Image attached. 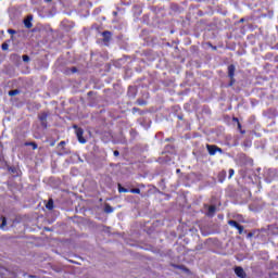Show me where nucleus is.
Instances as JSON below:
<instances>
[{"instance_id": "5701e85b", "label": "nucleus", "mask_w": 278, "mask_h": 278, "mask_svg": "<svg viewBox=\"0 0 278 278\" xmlns=\"http://www.w3.org/2000/svg\"><path fill=\"white\" fill-rule=\"evenodd\" d=\"M51 1H53V0H46L47 3H51Z\"/></svg>"}, {"instance_id": "ddd939ff", "label": "nucleus", "mask_w": 278, "mask_h": 278, "mask_svg": "<svg viewBox=\"0 0 278 278\" xmlns=\"http://www.w3.org/2000/svg\"><path fill=\"white\" fill-rule=\"evenodd\" d=\"M16 94H18V90L9 91V97H16Z\"/></svg>"}, {"instance_id": "9b49d317", "label": "nucleus", "mask_w": 278, "mask_h": 278, "mask_svg": "<svg viewBox=\"0 0 278 278\" xmlns=\"http://www.w3.org/2000/svg\"><path fill=\"white\" fill-rule=\"evenodd\" d=\"M5 227H8V220L5 219V217H2V223L0 225V229L5 231Z\"/></svg>"}, {"instance_id": "bb28decb", "label": "nucleus", "mask_w": 278, "mask_h": 278, "mask_svg": "<svg viewBox=\"0 0 278 278\" xmlns=\"http://www.w3.org/2000/svg\"><path fill=\"white\" fill-rule=\"evenodd\" d=\"M235 121H237V122H238V118H235Z\"/></svg>"}, {"instance_id": "1a4fd4ad", "label": "nucleus", "mask_w": 278, "mask_h": 278, "mask_svg": "<svg viewBox=\"0 0 278 278\" xmlns=\"http://www.w3.org/2000/svg\"><path fill=\"white\" fill-rule=\"evenodd\" d=\"M102 36H103V41L104 42H110L111 38H112V33L110 31H104L102 33Z\"/></svg>"}, {"instance_id": "b1692460", "label": "nucleus", "mask_w": 278, "mask_h": 278, "mask_svg": "<svg viewBox=\"0 0 278 278\" xmlns=\"http://www.w3.org/2000/svg\"><path fill=\"white\" fill-rule=\"evenodd\" d=\"M248 236H249V238H251L253 236V233L250 232Z\"/></svg>"}, {"instance_id": "a211bd4d", "label": "nucleus", "mask_w": 278, "mask_h": 278, "mask_svg": "<svg viewBox=\"0 0 278 278\" xmlns=\"http://www.w3.org/2000/svg\"><path fill=\"white\" fill-rule=\"evenodd\" d=\"M66 144V141H61L60 143H59V147H61L62 149H64V146Z\"/></svg>"}, {"instance_id": "f3484780", "label": "nucleus", "mask_w": 278, "mask_h": 278, "mask_svg": "<svg viewBox=\"0 0 278 278\" xmlns=\"http://www.w3.org/2000/svg\"><path fill=\"white\" fill-rule=\"evenodd\" d=\"M118 192H127V189H125L123 186L118 185Z\"/></svg>"}, {"instance_id": "9d476101", "label": "nucleus", "mask_w": 278, "mask_h": 278, "mask_svg": "<svg viewBox=\"0 0 278 278\" xmlns=\"http://www.w3.org/2000/svg\"><path fill=\"white\" fill-rule=\"evenodd\" d=\"M104 212L106 214H112V212H114V208L110 204H105L104 205Z\"/></svg>"}, {"instance_id": "7ed1b4c3", "label": "nucleus", "mask_w": 278, "mask_h": 278, "mask_svg": "<svg viewBox=\"0 0 278 278\" xmlns=\"http://www.w3.org/2000/svg\"><path fill=\"white\" fill-rule=\"evenodd\" d=\"M206 149H207L210 155H216L217 152H218V153H223V149H220V148H218V147H216V146H210V144H207V146H206Z\"/></svg>"}, {"instance_id": "f8f14e48", "label": "nucleus", "mask_w": 278, "mask_h": 278, "mask_svg": "<svg viewBox=\"0 0 278 278\" xmlns=\"http://www.w3.org/2000/svg\"><path fill=\"white\" fill-rule=\"evenodd\" d=\"M47 210H53V199H50L46 204Z\"/></svg>"}, {"instance_id": "f03ea898", "label": "nucleus", "mask_w": 278, "mask_h": 278, "mask_svg": "<svg viewBox=\"0 0 278 278\" xmlns=\"http://www.w3.org/2000/svg\"><path fill=\"white\" fill-rule=\"evenodd\" d=\"M74 127L76 129V136L80 144H86V139H84V129L77 128V126H74Z\"/></svg>"}, {"instance_id": "dca6fc26", "label": "nucleus", "mask_w": 278, "mask_h": 278, "mask_svg": "<svg viewBox=\"0 0 278 278\" xmlns=\"http://www.w3.org/2000/svg\"><path fill=\"white\" fill-rule=\"evenodd\" d=\"M23 62H29V55L25 54L22 56Z\"/></svg>"}, {"instance_id": "6e6552de", "label": "nucleus", "mask_w": 278, "mask_h": 278, "mask_svg": "<svg viewBox=\"0 0 278 278\" xmlns=\"http://www.w3.org/2000/svg\"><path fill=\"white\" fill-rule=\"evenodd\" d=\"M39 121L41 122L42 127H47V113L39 114Z\"/></svg>"}, {"instance_id": "0eeeda50", "label": "nucleus", "mask_w": 278, "mask_h": 278, "mask_svg": "<svg viewBox=\"0 0 278 278\" xmlns=\"http://www.w3.org/2000/svg\"><path fill=\"white\" fill-rule=\"evenodd\" d=\"M204 207L207 210L206 215L214 216V214H216V206L215 205H204Z\"/></svg>"}, {"instance_id": "4468645a", "label": "nucleus", "mask_w": 278, "mask_h": 278, "mask_svg": "<svg viewBox=\"0 0 278 278\" xmlns=\"http://www.w3.org/2000/svg\"><path fill=\"white\" fill-rule=\"evenodd\" d=\"M130 192H131L132 194H140V189H139V188L131 189Z\"/></svg>"}, {"instance_id": "6ab92c4d", "label": "nucleus", "mask_w": 278, "mask_h": 278, "mask_svg": "<svg viewBox=\"0 0 278 278\" xmlns=\"http://www.w3.org/2000/svg\"><path fill=\"white\" fill-rule=\"evenodd\" d=\"M30 146H33L34 150L38 149V144H36L35 142H31Z\"/></svg>"}, {"instance_id": "39448f33", "label": "nucleus", "mask_w": 278, "mask_h": 278, "mask_svg": "<svg viewBox=\"0 0 278 278\" xmlns=\"http://www.w3.org/2000/svg\"><path fill=\"white\" fill-rule=\"evenodd\" d=\"M235 273L237 277L247 278V273H244V269L242 267H236Z\"/></svg>"}, {"instance_id": "f257e3e1", "label": "nucleus", "mask_w": 278, "mask_h": 278, "mask_svg": "<svg viewBox=\"0 0 278 278\" xmlns=\"http://www.w3.org/2000/svg\"><path fill=\"white\" fill-rule=\"evenodd\" d=\"M235 75H236V65H229L228 66V77H230L229 86H231L232 84H236V79L233 78Z\"/></svg>"}, {"instance_id": "a878e982", "label": "nucleus", "mask_w": 278, "mask_h": 278, "mask_svg": "<svg viewBox=\"0 0 278 278\" xmlns=\"http://www.w3.org/2000/svg\"><path fill=\"white\" fill-rule=\"evenodd\" d=\"M177 173H180V170H179V169H177Z\"/></svg>"}, {"instance_id": "423d86ee", "label": "nucleus", "mask_w": 278, "mask_h": 278, "mask_svg": "<svg viewBox=\"0 0 278 278\" xmlns=\"http://www.w3.org/2000/svg\"><path fill=\"white\" fill-rule=\"evenodd\" d=\"M31 21H34V16L28 15L25 20H24V25L27 29H31L33 24Z\"/></svg>"}, {"instance_id": "2eb2a0df", "label": "nucleus", "mask_w": 278, "mask_h": 278, "mask_svg": "<svg viewBox=\"0 0 278 278\" xmlns=\"http://www.w3.org/2000/svg\"><path fill=\"white\" fill-rule=\"evenodd\" d=\"M10 49V46L8 43H2V51H8Z\"/></svg>"}, {"instance_id": "393cba45", "label": "nucleus", "mask_w": 278, "mask_h": 278, "mask_svg": "<svg viewBox=\"0 0 278 278\" xmlns=\"http://www.w3.org/2000/svg\"><path fill=\"white\" fill-rule=\"evenodd\" d=\"M51 147H55V143H51Z\"/></svg>"}, {"instance_id": "412c9836", "label": "nucleus", "mask_w": 278, "mask_h": 278, "mask_svg": "<svg viewBox=\"0 0 278 278\" xmlns=\"http://www.w3.org/2000/svg\"><path fill=\"white\" fill-rule=\"evenodd\" d=\"M8 33H9V34H16V31L13 30V29H9Z\"/></svg>"}, {"instance_id": "20e7f679", "label": "nucleus", "mask_w": 278, "mask_h": 278, "mask_svg": "<svg viewBox=\"0 0 278 278\" xmlns=\"http://www.w3.org/2000/svg\"><path fill=\"white\" fill-rule=\"evenodd\" d=\"M228 225H230V227H235L236 229H238L240 235L242 233V231H244V227L238 224V222L236 220H229Z\"/></svg>"}, {"instance_id": "aec40b11", "label": "nucleus", "mask_w": 278, "mask_h": 278, "mask_svg": "<svg viewBox=\"0 0 278 278\" xmlns=\"http://www.w3.org/2000/svg\"><path fill=\"white\" fill-rule=\"evenodd\" d=\"M231 177H233V169H229V179H231Z\"/></svg>"}, {"instance_id": "4be33fe9", "label": "nucleus", "mask_w": 278, "mask_h": 278, "mask_svg": "<svg viewBox=\"0 0 278 278\" xmlns=\"http://www.w3.org/2000/svg\"><path fill=\"white\" fill-rule=\"evenodd\" d=\"M118 151H114V155H115V157H118Z\"/></svg>"}]
</instances>
